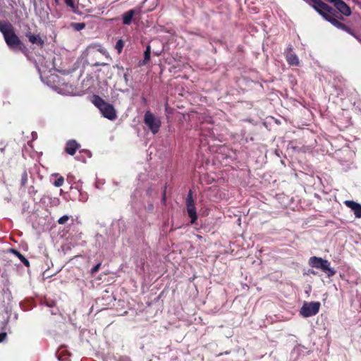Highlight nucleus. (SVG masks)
Instances as JSON below:
<instances>
[{
	"label": "nucleus",
	"mask_w": 361,
	"mask_h": 361,
	"mask_svg": "<svg viewBox=\"0 0 361 361\" xmlns=\"http://www.w3.org/2000/svg\"><path fill=\"white\" fill-rule=\"evenodd\" d=\"M286 60L289 65L290 66H298L300 63V61L298 57L295 54H294L292 51V48H289L286 52Z\"/></svg>",
	"instance_id": "nucleus-14"
},
{
	"label": "nucleus",
	"mask_w": 361,
	"mask_h": 361,
	"mask_svg": "<svg viewBox=\"0 0 361 361\" xmlns=\"http://www.w3.org/2000/svg\"><path fill=\"white\" fill-rule=\"evenodd\" d=\"M64 3L69 7H71L74 12L76 11L78 6H75L73 0H64Z\"/></svg>",
	"instance_id": "nucleus-21"
},
{
	"label": "nucleus",
	"mask_w": 361,
	"mask_h": 361,
	"mask_svg": "<svg viewBox=\"0 0 361 361\" xmlns=\"http://www.w3.org/2000/svg\"><path fill=\"white\" fill-rule=\"evenodd\" d=\"M55 3L58 4L59 3V0H54Z\"/></svg>",
	"instance_id": "nucleus-29"
},
{
	"label": "nucleus",
	"mask_w": 361,
	"mask_h": 361,
	"mask_svg": "<svg viewBox=\"0 0 361 361\" xmlns=\"http://www.w3.org/2000/svg\"><path fill=\"white\" fill-rule=\"evenodd\" d=\"M309 264L314 268L319 269L326 273L328 277L334 276L336 273L334 268L331 267V263L327 260L319 257H311Z\"/></svg>",
	"instance_id": "nucleus-4"
},
{
	"label": "nucleus",
	"mask_w": 361,
	"mask_h": 361,
	"mask_svg": "<svg viewBox=\"0 0 361 361\" xmlns=\"http://www.w3.org/2000/svg\"><path fill=\"white\" fill-rule=\"evenodd\" d=\"M93 104L99 109L104 117L111 121L116 118V111L113 105L105 102L99 96H94Z\"/></svg>",
	"instance_id": "nucleus-3"
},
{
	"label": "nucleus",
	"mask_w": 361,
	"mask_h": 361,
	"mask_svg": "<svg viewBox=\"0 0 361 361\" xmlns=\"http://www.w3.org/2000/svg\"><path fill=\"white\" fill-rule=\"evenodd\" d=\"M7 338V334L6 332L0 333V343L5 341Z\"/></svg>",
	"instance_id": "nucleus-25"
},
{
	"label": "nucleus",
	"mask_w": 361,
	"mask_h": 361,
	"mask_svg": "<svg viewBox=\"0 0 361 361\" xmlns=\"http://www.w3.org/2000/svg\"><path fill=\"white\" fill-rule=\"evenodd\" d=\"M0 31L3 34L7 45L11 48L21 50L23 44L14 32L13 25L9 23H0Z\"/></svg>",
	"instance_id": "nucleus-2"
},
{
	"label": "nucleus",
	"mask_w": 361,
	"mask_h": 361,
	"mask_svg": "<svg viewBox=\"0 0 361 361\" xmlns=\"http://www.w3.org/2000/svg\"><path fill=\"white\" fill-rule=\"evenodd\" d=\"M100 267H101V263H98L97 264H96L94 267L92 268L91 274H94L95 273H97L99 271Z\"/></svg>",
	"instance_id": "nucleus-24"
},
{
	"label": "nucleus",
	"mask_w": 361,
	"mask_h": 361,
	"mask_svg": "<svg viewBox=\"0 0 361 361\" xmlns=\"http://www.w3.org/2000/svg\"><path fill=\"white\" fill-rule=\"evenodd\" d=\"M329 8L321 6H314V9L327 21L331 23L336 27L342 30L351 35H354V32L346 25L340 22L336 18L340 20H344L342 16H337L338 12L336 9L328 5Z\"/></svg>",
	"instance_id": "nucleus-1"
},
{
	"label": "nucleus",
	"mask_w": 361,
	"mask_h": 361,
	"mask_svg": "<svg viewBox=\"0 0 361 361\" xmlns=\"http://www.w3.org/2000/svg\"><path fill=\"white\" fill-rule=\"evenodd\" d=\"M27 173L26 170H24L21 175L20 184L22 186H25L27 183Z\"/></svg>",
	"instance_id": "nucleus-18"
},
{
	"label": "nucleus",
	"mask_w": 361,
	"mask_h": 361,
	"mask_svg": "<svg viewBox=\"0 0 361 361\" xmlns=\"http://www.w3.org/2000/svg\"><path fill=\"white\" fill-rule=\"evenodd\" d=\"M166 201V192L164 191L162 195V202Z\"/></svg>",
	"instance_id": "nucleus-27"
},
{
	"label": "nucleus",
	"mask_w": 361,
	"mask_h": 361,
	"mask_svg": "<svg viewBox=\"0 0 361 361\" xmlns=\"http://www.w3.org/2000/svg\"><path fill=\"white\" fill-rule=\"evenodd\" d=\"M71 26L78 31H80L85 28V24L83 23H73L71 24Z\"/></svg>",
	"instance_id": "nucleus-20"
},
{
	"label": "nucleus",
	"mask_w": 361,
	"mask_h": 361,
	"mask_svg": "<svg viewBox=\"0 0 361 361\" xmlns=\"http://www.w3.org/2000/svg\"><path fill=\"white\" fill-rule=\"evenodd\" d=\"M80 147V145L75 140H69L66 143L65 152L69 155H74Z\"/></svg>",
	"instance_id": "nucleus-9"
},
{
	"label": "nucleus",
	"mask_w": 361,
	"mask_h": 361,
	"mask_svg": "<svg viewBox=\"0 0 361 361\" xmlns=\"http://www.w3.org/2000/svg\"><path fill=\"white\" fill-rule=\"evenodd\" d=\"M64 183V178L62 176H60L59 178H58L54 182V186L56 187H61L63 185Z\"/></svg>",
	"instance_id": "nucleus-22"
},
{
	"label": "nucleus",
	"mask_w": 361,
	"mask_h": 361,
	"mask_svg": "<svg viewBox=\"0 0 361 361\" xmlns=\"http://www.w3.org/2000/svg\"><path fill=\"white\" fill-rule=\"evenodd\" d=\"M335 8L345 16H350L351 15V10L350 7L343 1H338L334 4Z\"/></svg>",
	"instance_id": "nucleus-12"
},
{
	"label": "nucleus",
	"mask_w": 361,
	"mask_h": 361,
	"mask_svg": "<svg viewBox=\"0 0 361 361\" xmlns=\"http://www.w3.org/2000/svg\"><path fill=\"white\" fill-rule=\"evenodd\" d=\"M25 37L32 44H37L40 47H42L44 44V41L42 39L39 35H34L30 31H27L25 33Z\"/></svg>",
	"instance_id": "nucleus-11"
},
{
	"label": "nucleus",
	"mask_w": 361,
	"mask_h": 361,
	"mask_svg": "<svg viewBox=\"0 0 361 361\" xmlns=\"http://www.w3.org/2000/svg\"><path fill=\"white\" fill-rule=\"evenodd\" d=\"M125 42L123 39H118L116 44H115V49H116L118 54H121L123 47H124Z\"/></svg>",
	"instance_id": "nucleus-17"
},
{
	"label": "nucleus",
	"mask_w": 361,
	"mask_h": 361,
	"mask_svg": "<svg viewBox=\"0 0 361 361\" xmlns=\"http://www.w3.org/2000/svg\"><path fill=\"white\" fill-rule=\"evenodd\" d=\"M20 152V147L15 141L0 142V152L6 157L8 159H12L17 153Z\"/></svg>",
	"instance_id": "nucleus-5"
},
{
	"label": "nucleus",
	"mask_w": 361,
	"mask_h": 361,
	"mask_svg": "<svg viewBox=\"0 0 361 361\" xmlns=\"http://www.w3.org/2000/svg\"><path fill=\"white\" fill-rule=\"evenodd\" d=\"M186 207L188 214L191 219V224H194L197 219V216L196 208L195 207V201L193 200L192 193L191 190L189 191L188 197L186 198Z\"/></svg>",
	"instance_id": "nucleus-8"
},
{
	"label": "nucleus",
	"mask_w": 361,
	"mask_h": 361,
	"mask_svg": "<svg viewBox=\"0 0 361 361\" xmlns=\"http://www.w3.org/2000/svg\"><path fill=\"white\" fill-rule=\"evenodd\" d=\"M94 65V66H104V65H105V63H98V62H97V63H95Z\"/></svg>",
	"instance_id": "nucleus-28"
},
{
	"label": "nucleus",
	"mask_w": 361,
	"mask_h": 361,
	"mask_svg": "<svg viewBox=\"0 0 361 361\" xmlns=\"http://www.w3.org/2000/svg\"><path fill=\"white\" fill-rule=\"evenodd\" d=\"M305 2H307L309 5L312 6L314 8V6H324L325 8H329L328 4L322 1L321 0H304Z\"/></svg>",
	"instance_id": "nucleus-16"
},
{
	"label": "nucleus",
	"mask_w": 361,
	"mask_h": 361,
	"mask_svg": "<svg viewBox=\"0 0 361 361\" xmlns=\"http://www.w3.org/2000/svg\"><path fill=\"white\" fill-rule=\"evenodd\" d=\"M320 305L319 302H305L300 308V314L303 317H310L316 315L319 311Z\"/></svg>",
	"instance_id": "nucleus-7"
},
{
	"label": "nucleus",
	"mask_w": 361,
	"mask_h": 361,
	"mask_svg": "<svg viewBox=\"0 0 361 361\" xmlns=\"http://www.w3.org/2000/svg\"><path fill=\"white\" fill-rule=\"evenodd\" d=\"M9 252L16 256L26 267H30V262L19 251L11 248Z\"/></svg>",
	"instance_id": "nucleus-15"
},
{
	"label": "nucleus",
	"mask_w": 361,
	"mask_h": 361,
	"mask_svg": "<svg viewBox=\"0 0 361 361\" xmlns=\"http://www.w3.org/2000/svg\"><path fill=\"white\" fill-rule=\"evenodd\" d=\"M139 13V10L130 9L125 12L122 16L123 24L129 25L133 20V17Z\"/></svg>",
	"instance_id": "nucleus-13"
},
{
	"label": "nucleus",
	"mask_w": 361,
	"mask_h": 361,
	"mask_svg": "<svg viewBox=\"0 0 361 361\" xmlns=\"http://www.w3.org/2000/svg\"><path fill=\"white\" fill-rule=\"evenodd\" d=\"M344 204L350 208L354 213L356 218H361V204L353 200H345Z\"/></svg>",
	"instance_id": "nucleus-10"
},
{
	"label": "nucleus",
	"mask_w": 361,
	"mask_h": 361,
	"mask_svg": "<svg viewBox=\"0 0 361 361\" xmlns=\"http://www.w3.org/2000/svg\"><path fill=\"white\" fill-rule=\"evenodd\" d=\"M355 39H357L358 40V42H360L361 43V38H360L355 32H354V35H353Z\"/></svg>",
	"instance_id": "nucleus-26"
},
{
	"label": "nucleus",
	"mask_w": 361,
	"mask_h": 361,
	"mask_svg": "<svg viewBox=\"0 0 361 361\" xmlns=\"http://www.w3.org/2000/svg\"><path fill=\"white\" fill-rule=\"evenodd\" d=\"M144 122L153 134H157L161 127V121L155 118L154 114L147 111L144 116Z\"/></svg>",
	"instance_id": "nucleus-6"
},
{
	"label": "nucleus",
	"mask_w": 361,
	"mask_h": 361,
	"mask_svg": "<svg viewBox=\"0 0 361 361\" xmlns=\"http://www.w3.org/2000/svg\"><path fill=\"white\" fill-rule=\"evenodd\" d=\"M311 274H314V275H315V274H316V273H315V271H311Z\"/></svg>",
	"instance_id": "nucleus-30"
},
{
	"label": "nucleus",
	"mask_w": 361,
	"mask_h": 361,
	"mask_svg": "<svg viewBox=\"0 0 361 361\" xmlns=\"http://www.w3.org/2000/svg\"><path fill=\"white\" fill-rule=\"evenodd\" d=\"M151 50L150 47L147 46L146 50L144 52V63H146L150 59Z\"/></svg>",
	"instance_id": "nucleus-19"
},
{
	"label": "nucleus",
	"mask_w": 361,
	"mask_h": 361,
	"mask_svg": "<svg viewBox=\"0 0 361 361\" xmlns=\"http://www.w3.org/2000/svg\"><path fill=\"white\" fill-rule=\"evenodd\" d=\"M69 218V216L64 215L59 219L58 224L61 225L65 224L68 221Z\"/></svg>",
	"instance_id": "nucleus-23"
}]
</instances>
